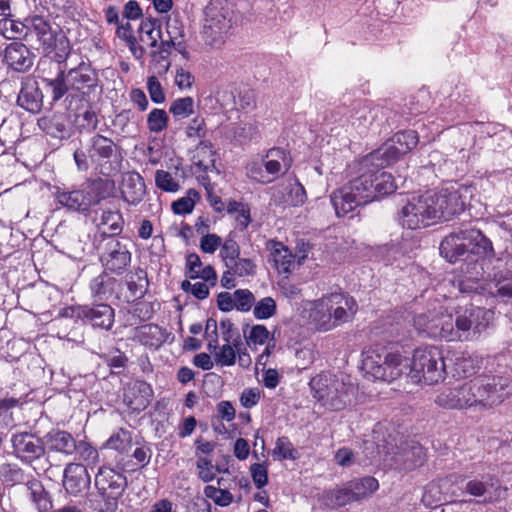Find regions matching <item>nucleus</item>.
<instances>
[{
  "label": "nucleus",
  "mask_w": 512,
  "mask_h": 512,
  "mask_svg": "<svg viewBox=\"0 0 512 512\" xmlns=\"http://www.w3.org/2000/svg\"><path fill=\"white\" fill-rule=\"evenodd\" d=\"M153 389L149 383L136 380L131 383L124 394V402L133 411H143L151 403Z\"/></svg>",
  "instance_id": "nucleus-23"
},
{
  "label": "nucleus",
  "mask_w": 512,
  "mask_h": 512,
  "mask_svg": "<svg viewBox=\"0 0 512 512\" xmlns=\"http://www.w3.org/2000/svg\"><path fill=\"white\" fill-rule=\"evenodd\" d=\"M419 142V137L414 130L397 132L382 147L373 151L388 166L399 159L400 156L410 152Z\"/></svg>",
  "instance_id": "nucleus-14"
},
{
  "label": "nucleus",
  "mask_w": 512,
  "mask_h": 512,
  "mask_svg": "<svg viewBox=\"0 0 512 512\" xmlns=\"http://www.w3.org/2000/svg\"><path fill=\"white\" fill-rule=\"evenodd\" d=\"M272 261L279 272L289 273L293 264V256L280 242L272 241L269 243Z\"/></svg>",
  "instance_id": "nucleus-41"
},
{
  "label": "nucleus",
  "mask_w": 512,
  "mask_h": 512,
  "mask_svg": "<svg viewBox=\"0 0 512 512\" xmlns=\"http://www.w3.org/2000/svg\"><path fill=\"white\" fill-rule=\"evenodd\" d=\"M484 386L485 408L501 404L512 394V380L501 375H480Z\"/></svg>",
  "instance_id": "nucleus-17"
},
{
  "label": "nucleus",
  "mask_w": 512,
  "mask_h": 512,
  "mask_svg": "<svg viewBox=\"0 0 512 512\" xmlns=\"http://www.w3.org/2000/svg\"><path fill=\"white\" fill-rule=\"evenodd\" d=\"M127 287L134 299L144 297L148 287L146 271L141 268H137L134 273L128 275Z\"/></svg>",
  "instance_id": "nucleus-47"
},
{
  "label": "nucleus",
  "mask_w": 512,
  "mask_h": 512,
  "mask_svg": "<svg viewBox=\"0 0 512 512\" xmlns=\"http://www.w3.org/2000/svg\"><path fill=\"white\" fill-rule=\"evenodd\" d=\"M253 314L256 319H268L276 313L277 305L272 297H264L254 303Z\"/></svg>",
  "instance_id": "nucleus-59"
},
{
  "label": "nucleus",
  "mask_w": 512,
  "mask_h": 512,
  "mask_svg": "<svg viewBox=\"0 0 512 512\" xmlns=\"http://www.w3.org/2000/svg\"><path fill=\"white\" fill-rule=\"evenodd\" d=\"M166 33L167 39H163L168 42L173 48L182 55L184 59H189L190 54L188 51L185 28L183 23L178 18H169L166 22Z\"/></svg>",
  "instance_id": "nucleus-30"
},
{
  "label": "nucleus",
  "mask_w": 512,
  "mask_h": 512,
  "mask_svg": "<svg viewBox=\"0 0 512 512\" xmlns=\"http://www.w3.org/2000/svg\"><path fill=\"white\" fill-rule=\"evenodd\" d=\"M3 481L8 486H26L29 481L34 477L31 473H26L22 468L16 464H7L2 472Z\"/></svg>",
  "instance_id": "nucleus-45"
},
{
  "label": "nucleus",
  "mask_w": 512,
  "mask_h": 512,
  "mask_svg": "<svg viewBox=\"0 0 512 512\" xmlns=\"http://www.w3.org/2000/svg\"><path fill=\"white\" fill-rule=\"evenodd\" d=\"M392 460L395 469L399 471H411L425 463L426 453L419 443L409 441L401 444Z\"/></svg>",
  "instance_id": "nucleus-19"
},
{
  "label": "nucleus",
  "mask_w": 512,
  "mask_h": 512,
  "mask_svg": "<svg viewBox=\"0 0 512 512\" xmlns=\"http://www.w3.org/2000/svg\"><path fill=\"white\" fill-rule=\"evenodd\" d=\"M168 114L163 109H152L147 117V126L150 132L160 133L167 128Z\"/></svg>",
  "instance_id": "nucleus-55"
},
{
  "label": "nucleus",
  "mask_w": 512,
  "mask_h": 512,
  "mask_svg": "<svg viewBox=\"0 0 512 512\" xmlns=\"http://www.w3.org/2000/svg\"><path fill=\"white\" fill-rule=\"evenodd\" d=\"M259 136V129L255 123H240L233 128V139L238 144H246Z\"/></svg>",
  "instance_id": "nucleus-53"
},
{
  "label": "nucleus",
  "mask_w": 512,
  "mask_h": 512,
  "mask_svg": "<svg viewBox=\"0 0 512 512\" xmlns=\"http://www.w3.org/2000/svg\"><path fill=\"white\" fill-rule=\"evenodd\" d=\"M495 485V477L491 474L483 475L480 479L474 478L465 484V493L474 497H485Z\"/></svg>",
  "instance_id": "nucleus-46"
},
{
  "label": "nucleus",
  "mask_w": 512,
  "mask_h": 512,
  "mask_svg": "<svg viewBox=\"0 0 512 512\" xmlns=\"http://www.w3.org/2000/svg\"><path fill=\"white\" fill-rule=\"evenodd\" d=\"M291 162L289 153L282 148L276 147L267 152L263 160V165L265 166L267 174L279 175L289 170Z\"/></svg>",
  "instance_id": "nucleus-35"
},
{
  "label": "nucleus",
  "mask_w": 512,
  "mask_h": 512,
  "mask_svg": "<svg viewBox=\"0 0 512 512\" xmlns=\"http://www.w3.org/2000/svg\"><path fill=\"white\" fill-rule=\"evenodd\" d=\"M3 62L13 71L25 73L33 66L34 54L22 42H12L4 49Z\"/></svg>",
  "instance_id": "nucleus-20"
},
{
  "label": "nucleus",
  "mask_w": 512,
  "mask_h": 512,
  "mask_svg": "<svg viewBox=\"0 0 512 512\" xmlns=\"http://www.w3.org/2000/svg\"><path fill=\"white\" fill-rule=\"evenodd\" d=\"M321 299L327 304L328 313L338 326L351 321L357 313V302L347 294L335 292L323 295Z\"/></svg>",
  "instance_id": "nucleus-16"
},
{
  "label": "nucleus",
  "mask_w": 512,
  "mask_h": 512,
  "mask_svg": "<svg viewBox=\"0 0 512 512\" xmlns=\"http://www.w3.org/2000/svg\"><path fill=\"white\" fill-rule=\"evenodd\" d=\"M256 264L250 258L238 257L226 268L231 269L234 274L238 277L253 276L256 273Z\"/></svg>",
  "instance_id": "nucleus-58"
},
{
  "label": "nucleus",
  "mask_w": 512,
  "mask_h": 512,
  "mask_svg": "<svg viewBox=\"0 0 512 512\" xmlns=\"http://www.w3.org/2000/svg\"><path fill=\"white\" fill-rule=\"evenodd\" d=\"M440 254L450 263L475 264L478 259L493 251L491 241L479 230H459L447 235L440 243Z\"/></svg>",
  "instance_id": "nucleus-5"
},
{
  "label": "nucleus",
  "mask_w": 512,
  "mask_h": 512,
  "mask_svg": "<svg viewBox=\"0 0 512 512\" xmlns=\"http://www.w3.org/2000/svg\"><path fill=\"white\" fill-rule=\"evenodd\" d=\"M240 256V247L238 243L231 238L226 239L220 246V257L227 267Z\"/></svg>",
  "instance_id": "nucleus-60"
},
{
  "label": "nucleus",
  "mask_w": 512,
  "mask_h": 512,
  "mask_svg": "<svg viewBox=\"0 0 512 512\" xmlns=\"http://www.w3.org/2000/svg\"><path fill=\"white\" fill-rule=\"evenodd\" d=\"M139 39L150 47H156L162 39L161 24L158 19L146 18L139 27Z\"/></svg>",
  "instance_id": "nucleus-39"
},
{
  "label": "nucleus",
  "mask_w": 512,
  "mask_h": 512,
  "mask_svg": "<svg viewBox=\"0 0 512 512\" xmlns=\"http://www.w3.org/2000/svg\"><path fill=\"white\" fill-rule=\"evenodd\" d=\"M136 338L142 345L157 350L164 343L168 341L172 342L174 336L165 328L156 324H147L138 329Z\"/></svg>",
  "instance_id": "nucleus-27"
},
{
  "label": "nucleus",
  "mask_w": 512,
  "mask_h": 512,
  "mask_svg": "<svg viewBox=\"0 0 512 512\" xmlns=\"http://www.w3.org/2000/svg\"><path fill=\"white\" fill-rule=\"evenodd\" d=\"M127 486L126 476L110 467H100L95 475V487L104 502V508L99 512H115Z\"/></svg>",
  "instance_id": "nucleus-10"
},
{
  "label": "nucleus",
  "mask_w": 512,
  "mask_h": 512,
  "mask_svg": "<svg viewBox=\"0 0 512 512\" xmlns=\"http://www.w3.org/2000/svg\"><path fill=\"white\" fill-rule=\"evenodd\" d=\"M24 488L29 500L38 512H48L51 510V496L37 477L34 476Z\"/></svg>",
  "instance_id": "nucleus-32"
},
{
  "label": "nucleus",
  "mask_w": 512,
  "mask_h": 512,
  "mask_svg": "<svg viewBox=\"0 0 512 512\" xmlns=\"http://www.w3.org/2000/svg\"><path fill=\"white\" fill-rule=\"evenodd\" d=\"M146 187L143 177L137 172L124 174L121 184V196L130 205L140 203L145 195Z\"/></svg>",
  "instance_id": "nucleus-26"
},
{
  "label": "nucleus",
  "mask_w": 512,
  "mask_h": 512,
  "mask_svg": "<svg viewBox=\"0 0 512 512\" xmlns=\"http://www.w3.org/2000/svg\"><path fill=\"white\" fill-rule=\"evenodd\" d=\"M117 285L118 281L110 273L103 271L90 281L89 287L94 299L107 301L114 295Z\"/></svg>",
  "instance_id": "nucleus-34"
},
{
  "label": "nucleus",
  "mask_w": 512,
  "mask_h": 512,
  "mask_svg": "<svg viewBox=\"0 0 512 512\" xmlns=\"http://www.w3.org/2000/svg\"><path fill=\"white\" fill-rule=\"evenodd\" d=\"M472 193L473 189L470 186L451 185L430 194L437 222L439 220L447 221L453 216L462 213L468 199L472 197Z\"/></svg>",
  "instance_id": "nucleus-9"
},
{
  "label": "nucleus",
  "mask_w": 512,
  "mask_h": 512,
  "mask_svg": "<svg viewBox=\"0 0 512 512\" xmlns=\"http://www.w3.org/2000/svg\"><path fill=\"white\" fill-rule=\"evenodd\" d=\"M113 184L108 180L97 179L81 189L72 191L57 190L55 198L57 202L67 209L75 212H87L90 207L97 205L109 195V189Z\"/></svg>",
  "instance_id": "nucleus-7"
},
{
  "label": "nucleus",
  "mask_w": 512,
  "mask_h": 512,
  "mask_svg": "<svg viewBox=\"0 0 512 512\" xmlns=\"http://www.w3.org/2000/svg\"><path fill=\"white\" fill-rule=\"evenodd\" d=\"M215 152L206 144H201L197 147L193 156V171L199 172H215L219 173L215 166Z\"/></svg>",
  "instance_id": "nucleus-38"
},
{
  "label": "nucleus",
  "mask_w": 512,
  "mask_h": 512,
  "mask_svg": "<svg viewBox=\"0 0 512 512\" xmlns=\"http://www.w3.org/2000/svg\"><path fill=\"white\" fill-rule=\"evenodd\" d=\"M408 368V377L414 383L433 385L443 381L446 376L442 351L435 346L416 349L411 362L403 359L399 353L389 352L382 347L370 348L363 353L362 369L374 380L391 382Z\"/></svg>",
  "instance_id": "nucleus-1"
},
{
  "label": "nucleus",
  "mask_w": 512,
  "mask_h": 512,
  "mask_svg": "<svg viewBox=\"0 0 512 512\" xmlns=\"http://www.w3.org/2000/svg\"><path fill=\"white\" fill-rule=\"evenodd\" d=\"M235 309L248 312L255 303L253 293L248 289H237L234 292Z\"/></svg>",
  "instance_id": "nucleus-63"
},
{
  "label": "nucleus",
  "mask_w": 512,
  "mask_h": 512,
  "mask_svg": "<svg viewBox=\"0 0 512 512\" xmlns=\"http://www.w3.org/2000/svg\"><path fill=\"white\" fill-rule=\"evenodd\" d=\"M356 501L370 496L379 488L378 480L374 477H363L347 482Z\"/></svg>",
  "instance_id": "nucleus-44"
},
{
  "label": "nucleus",
  "mask_w": 512,
  "mask_h": 512,
  "mask_svg": "<svg viewBox=\"0 0 512 512\" xmlns=\"http://www.w3.org/2000/svg\"><path fill=\"white\" fill-rule=\"evenodd\" d=\"M62 485L71 496L83 495L91 485V477L86 466L76 462L68 463L62 472Z\"/></svg>",
  "instance_id": "nucleus-18"
},
{
  "label": "nucleus",
  "mask_w": 512,
  "mask_h": 512,
  "mask_svg": "<svg viewBox=\"0 0 512 512\" xmlns=\"http://www.w3.org/2000/svg\"><path fill=\"white\" fill-rule=\"evenodd\" d=\"M274 455L280 459L295 460L298 456L297 450L287 437H279L276 441V446L273 451Z\"/></svg>",
  "instance_id": "nucleus-62"
},
{
  "label": "nucleus",
  "mask_w": 512,
  "mask_h": 512,
  "mask_svg": "<svg viewBox=\"0 0 512 512\" xmlns=\"http://www.w3.org/2000/svg\"><path fill=\"white\" fill-rule=\"evenodd\" d=\"M313 398L322 406L339 411L344 409L352 399L354 386L332 373H320L309 382Z\"/></svg>",
  "instance_id": "nucleus-6"
},
{
  "label": "nucleus",
  "mask_w": 512,
  "mask_h": 512,
  "mask_svg": "<svg viewBox=\"0 0 512 512\" xmlns=\"http://www.w3.org/2000/svg\"><path fill=\"white\" fill-rule=\"evenodd\" d=\"M203 26V36L210 45H217L224 41L230 33L236 20L234 13L226 1L211 0L206 6Z\"/></svg>",
  "instance_id": "nucleus-8"
},
{
  "label": "nucleus",
  "mask_w": 512,
  "mask_h": 512,
  "mask_svg": "<svg viewBox=\"0 0 512 512\" xmlns=\"http://www.w3.org/2000/svg\"><path fill=\"white\" fill-rule=\"evenodd\" d=\"M124 220L118 210H104L100 217L97 234L101 241H106L108 237L119 235L123 230Z\"/></svg>",
  "instance_id": "nucleus-31"
},
{
  "label": "nucleus",
  "mask_w": 512,
  "mask_h": 512,
  "mask_svg": "<svg viewBox=\"0 0 512 512\" xmlns=\"http://www.w3.org/2000/svg\"><path fill=\"white\" fill-rule=\"evenodd\" d=\"M325 304L321 298L314 300L309 309V322L318 331L327 332L335 329L338 325L330 317Z\"/></svg>",
  "instance_id": "nucleus-33"
},
{
  "label": "nucleus",
  "mask_w": 512,
  "mask_h": 512,
  "mask_svg": "<svg viewBox=\"0 0 512 512\" xmlns=\"http://www.w3.org/2000/svg\"><path fill=\"white\" fill-rule=\"evenodd\" d=\"M324 501L328 507L334 509L356 502L348 483L326 491L324 493Z\"/></svg>",
  "instance_id": "nucleus-40"
},
{
  "label": "nucleus",
  "mask_w": 512,
  "mask_h": 512,
  "mask_svg": "<svg viewBox=\"0 0 512 512\" xmlns=\"http://www.w3.org/2000/svg\"><path fill=\"white\" fill-rule=\"evenodd\" d=\"M38 124L39 127L51 137L64 139L70 136L69 126L64 114L43 117L38 121Z\"/></svg>",
  "instance_id": "nucleus-36"
},
{
  "label": "nucleus",
  "mask_w": 512,
  "mask_h": 512,
  "mask_svg": "<svg viewBox=\"0 0 512 512\" xmlns=\"http://www.w3.org/2000/svg\"><path fill=\"white\" fill-rule=\"evenodd\" d=\"M63 316L80 319L93 328L107 331L112 328L115 321L114 309L106 303L67 307L63 310Z\"/></svg>",
  "instance_id": "nucleus-13"
},
{
  "label": "nucleus",
  "mask_w": 512,
  "mask_h": 512,
  "mask_svg": "<svg viewBox=\"0 0 512 512\" xmlns=\"http://www.w3.org/2000/svg\"><path fill=\"white\" fill-rule=\"evenodd\" d=\"M98 249L104 271L110 274L122 275L131 264L132 254L128 246L114 237L101 241Z\"/></svg>",
  "instance_id": "nucleus-12"
},
{
  "label": "nucleus",
  "mask_w": 512,
  "mask_h": 512,
  "mask_svg": "<svg viewBox=\"0 0 512 512\" xmlns=\"http://www.w3.org/2000/svg\"><path fill=\"white\" fill-rule=\"evenodd\" d=\"M11 444L15 457L25 464H31L40 459L46 451L43 440L29 432L13 434Z\"/></svg>",
  "instance_id": "nucleus-15"
},
{
  "label": "nucleus",
  "mask_w": 512,
  "mask_h": 512,
  "mask_svg": "<svg viewBox=\"0 0 512 512\" xmlns=\"http://www.w3.org/2000/svg\"><path fill=\"white\" fill-rule=\"evenodd\" d=\"M244 335L247 345L250 348H253L257 345L265 344L269 338L270 333L264 325L257 324L252 326L249 331L244 329Z\"/></svg>",
  "instance_id": "nucleus-57"
},
{
  "label": "nucleus",
  "mask_w": 512,
  "mask_h": 512,
  "mask_svg": "<svg viewBox=\"0 0 512 512\" xmlns=\"http://www.w3.org/2000/svg\"><path fill=\"white\" fill-rule=\"evenodd\" d=\"M172 49H174L172 45L161 40L158 49L151 52V63L158 75H164L170 69L169 55Z\"/></svg>",
  "instance_id": "nucleus-43"
},
{
  "label": "nucleus",
  "mask_w": 512,
  "mask_h": 512,
  "mask_svg": "<svg viewBox=\"0 0 512 512\" xmlns=\"http://www.w3.org/2000/svg\"><path fill=\"white\" fill-rule=\"evenodd\" d=\"M435 403L445 409H467L471 405L464 392L463 383L443 388L435 398Z\"/></svg>",
  "instance_id": "nucleus-28"
},
{
  "label": "nucleus",
  "mask_w": 512,
  "mask_h": 512,
  "mask_svg": "<svg viewBox=\"0 0 512 512\" xmlns=\"http://www.w3.org/2000/svg\"><path fill=\"white\" fill-rule=\"evenodd\" d=\"M66 109L74 112V125L80 133H90L97 129L99 119L87 98L83 101H75L73 108Z\"/></svg>",
  "instance_id": "nucleus-25"
},
{
  "label": "nucleus",
  "mask_w": 512,
  "mask_h": 512,
  "mask_svg": "<svg viewBox=\"0 0 512 512\" xmlns=\"http://www.w3.org/2000/svg\"><path fill=\"white\" fill-rule=\"evenodd\" d=\"M52 52L54 53L52 58L59 65L58 68L67 64L66 62L71 55V46L68 38L64 35L55 37V42L48 53Z\"/></svg>",
  "instance_id": "nucleus-52"
},
{
  "label": "nucleus",
  "mask_w": 512,
  "mask_h": 512,
  "mask_svg": "<svg viewBox=\"0 0 512 512\" xmlns=\"http://www.w3.org/2000/svg\"><path fill=\"white\" fill-rule=\"evenodd\" d=\"M464 392L466 393V397L471 405V407H483L485 408L484 401V393H483V384L481 382V377L476 376L473 379L466 381L463 383Z\"/></svg>",
  "instance_id": "nucleus-49"
},
{
  "label": "nucleus",
  "mask_w": 512,
  "mask_h": 512,
  "mask_svg": "<svg viewBox=\"0 0 512 512\" xmlns=\"http://www.w3.org/2000/svg\"><path fill=\"white\" fill-rule=\"evenodd\" d=\"M19 107L31 113H38L43 106V93L38 82L32 77H25L17 97Z\"/></svg>",
  "instance_id": "nucleus-21"
},
{
  "label": "nucleus",
  "mask_w": 512,
  "mask_h": 512,
  "mask_svg": "<svg viewBox=\"0 0 512 512\" xmlns=\"http://www.w3.org/2000/svg\"><path fill=\"white\" fill-rule=\"evenodd\" d=\"M104 363H106L115 374L121 373L128 362L127 356L118 349L109 351L100 355Z\"/></svg>",
  "instance_id": "nucleus-56"
},
{
  "label": "nucleus",
  "mask_w": 512,
  "mask_h": 512,
  "mask_svg": "<svg viewBox=\"0 0 512 512\" xmlns=\"http://www.w3.org/2000/svg\"><path fill=\"white\" fill-rule=\"evenodd\" d=\"M86 148L89 159L95 163H99L104 160L109 161L117 155L119 149L112 139L99 133L90 137Z\"/></svg>",
  "instance_id": "nucleus-24"
},
{
  "label": "nucleus",
  "mask_w": 512,
  "mask_h": 512,
  "mask_svg": "<svg viewBox=\"0 0 512 512\" xmlns=\"http://www.w3.org/2000/svg\"><path fill=\"white\" fill-rule=\"evenodd\" d=\"M386 166L373 152L350 166V181L330 196L338 217L396 190L397 184L392 174L383 171Z\"/></svg>",
  "instance_id": "nucleus-2"
},
{
  "label": "nucleus",
  "mask_w": 512,
  "mask_h": 512,
  "mask_svg": "<svg viewBox=\"0 0 512 512\" xmlns=\"http://www.w3.org/2000/svg\"><path fill=\"white\" fill-rule=\"evenodd\" d=\"M78 460L81 461L86 468H94L100 461L98 450L86 441H78L75 450Z\"/></svg>",
  "instance_id": "nucleus-51"
},
{
  "label": "nucleus",
  "mask_w": 512,
  "mask_h": 512,
  "mask_svg": "<svg viewBox=\"0 0 512 512\" xmlns=\"http://www.w3.org/2000/svg\"><path fill=\"white\" fill-rule=\"evenodd\" d=\"M98 73L88 60L81 61L74 67L67 64L60 66L53 78L42 77L46 92L53 103L64 98L66 108H73L75 101H83L89 92L98 85Z\"/></svg>",
  "instance_id": "nucleus-4"
},
{
  "label": "nucleus",
  "mask_w": 512,
  "mask_h": 512,
  "mask_svg": "<svg viewBox=\"0 0 512 512\" xmlns=\"http://www.w3.org/2000/svg\"><path fill=\"white\" fill-rule=\"evenodd\" d=\"M380 108L362 105L351 115V124L360 134L365 133L377 120Z\"/></svg>",
  "instance_id": "nucleus-37"
},
{
  "label": "nucleus",
  "mask_w": 512,
  "mask_h": 512,
  "mask_svg": "<svg viewBox=\"0 0 512 512\" xmlns=\"http://www.w3.org/2000/svg\"><path fill=\"white\" fill-rule=\"evenodd\" d=\"M27 27L26 40L36 37L44 52H49L55 42V33L50 23L42 16L35 15L25 20Z\"/></svg>",
  "instance_id": "nucleus-22"
},
{
  "label": "nucleus",
  "mask_w": 512,
  "mask_h": 512,
  "mask_svg": "<svg viewBox=\"0 0 512 512\" xmlns=\"http://www.w3.org/2000/svg\"><path fill=\"white\" fill-rule=\"evenodd\" d=\"M156 186L165 192H176L179 189L178 182L165 170H157L155 173Z\"/></svg>",
  "instance_id": "nucleus-64"
},
{
  "label": "nucleus",
  "mask_w": 512,
  "mask_h": 512,
  "mask_svg": "<svg viewBox=\"0 0 512 512\" xmlns=\"http://www.w3.org/2000/svg\"><path fill=\"white\" fill-rule=\"evenodd\" d=\"M433 210V200L430 193L412 196L399 211L400 224L408 229L416 230L428 227L437 222Z\"/></svg>",
  "instance_id": "nucleus-11"
},
{
  "label": "nucleus",
  "mask_w": 512,
  "mask_h": 512,
  "mask_svg": "<svg viewBox=\"0 0 512 512\" xmlns=\"http://www.w3.org/2000/svg\"><path fill=\"white\" fill-rule=\"evenodd\" d=\"M132 444V433L125 428H118L107 439L104 447L113 449L117 452L123 453L130 448Z\"/></svg>",
  "instance_id": "nucleus-50"
},
{
  "label": "nucleus",
  "mask_w": 512,
  "mask_h": 512,
  "mask_svg": "<svg viewBox=\"0 0 512 512\" xmlns=\"http://www.w3.org/2000/svg\"><path fill=\"white\" fill-rule=\"evenodd\" d=\"M169 112L178 119L189 117L194 113L193 98L187 96L175 99L169 107Z\"/></svg>",
  "instance_id": "nucleus-54"
},
{
  "label": "nucleus",
  "mask_w": 512,
  "mask_h": 512,
  "mask_svg": "<svg viewBox=\"0 0 512 512\" xmlns=\"http://www.w3.org/2000/svg\"><path fill=\"white\" fill-rule=\"evenodd\" d=\"M494 320V311L477 306L456 310L453 315L449 307L438 300L430 304L427 312L417 314L415 328L430 337L446 341H472L478 339Z\"/></svg>",
  "instance_id": "nucleus-3"
},
{
  "label": "nucleus",
  "mask_w": 512,
  "mask_h": 512,
  "mask_svg": "<svg viewBox=\"0 0 512 512\" xmlns=\"http://www.w3.org/2000/svg\"><path fill=\"white\" fill-rule=\"evenodd\" d=\"M45 444L50 451H55L66 456H71L77 449V441L72 434L60 429H53L45 436Z\"/></svg>",
  "instance_id": "nucleus-29"
},
{
  "label": "nucleus",
  "mask_w": 512,
  "mask_h": 512,
  "mask_svg": "<svg viewBox=\"0 0 512 512\" xmlns=\"http://www.w3.org/2000/svg\"><path fill=\"white\" fill-rule=\"evenodd\" d=\"M11 17L12 15L0 19V35L6 39L26 37L27 27L25 22L14 20Z\"/></svg>",
  "instance_id": "nucleus-48"
},
{
  "label": "nucleus",
  "mask_w": 512,
  "mask_h": 512,
  "mask_svg": "<svg viewBox=\"0 0 512 512\" xmlns=\"http://www.w3.org/2000/svg\"><path fill=\"white\" fill-rule=\"evenodd\" d=\"M482 365V358L478 355H463L456 359L454 371L458 377L467 378L476 374Z\"/></svg>",
  "instance_id": "nucleus-42"
},
{
  "label": "nucleus",
  "mask_w": 512,
  "mask_h": 512,
  "mask_svg": "<svg viewBox=\"0 0 512 512\" xmlns=\"http://www.w3.org/2000/svg\"><path fill=\"white\" fill-rule=\"evenodd\" d=\"M495 290L491 293L503 300L512 299V274L500 276L495 282Z\"/></svg>",
  "instance_id": "nucleus-61"
}]
</instances>
